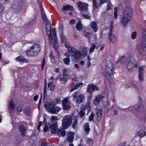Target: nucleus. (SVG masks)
Instances as JSON below:
<instances>
[{"label": "nucleus", "instance_id": "5701e85b", "mask_svg": "<svg viewBox=\"0 0 146 146\" xmlns=\"http://www.w3.org/2000/svg\"><path fill=\"white\" fill-rule=\"evenodd\" d=\"M77 50L74 47L69 48L67 50V52H68L69 54L73 56Z\"/></svg>", "mask_w": 146, "mask_h": 146}, {"label": "nucleus", "instance_id": "412c9836", "mask_svg": "<svg viewBox=\"0 0 146 146\" xmlns=\"http://www.w3.org/2000/svg\"><path fill=\"white\" fill-rule=\"evenodd\" d=\"M57 125L56 123L52 124L50 126V129H51V132L52 133H55L56 132L57 129Z\"/></svg>", "mask_w": 146, "mask_h": 146}, {"label": "nucleus", "instance_id": "4c0bfd02", "mask_svg": "<svg viewBox=\"0 0 146 146\" xmlns=\"http://www.w3.org/2000/svg\"><path fill=\"white\" fill-rule=\"evenodd\" d=\"M93 5L95 8H98L100 7L101 5L100 3H98L96 0H93Z\"/></svg>", "mask_w": 146, "mask_h": 146}, {"label": "nucleus", "instance_id": "e433bc0d", "mask_svg": "<svg viewBox=\"0 0 146 146\" xmlns=\"http://www.w3.org/2000/svg\"><path fill=\"white\" fill-rule=\"evenodd\" d=\"M63 62L66 65H69L70 62L69 56H68L66 58H64L63 59Z\"/></svg>", "mask_w": 146, "mask_h": 146}, {"label": "nucleus", "instance_id": "49530a36", "mask_svg": "<svg viewBox=\"0 0 146 146\" xmlns=\"http://www.w3.org/2000/svg\"><path fill=\"white\" fill-rule=\"evenodd\" d=\"M107 10L108 11L111 9V4L110 2V1H107Z\"/></svg>", "mask_w": 146, "mask_h": 146}, {"label": "nucleus", "instance_id": "cd10ccee", "mask_svg": "<svg viewBox=\"0 0 146 146\" xmlns=\"http://www.w3.org/2000/svg\"><path fill=\"white\" fill-rule=\"evenodd\" d=\"M93 84H89L87 88L86 92L88 93L92 94L93 91H92Z\"/></svg>", "mask_w": 146, "mask_h": 146}, {"label": "nucleus", "instance_id": "b1692460", "mask_svg": "<svg viewBox=\"0 0 146 146\" xmlns=\"http://www.w3.org/2000/svg\"><path fill=\"white\" fill-rule=\"evenodd\" d=\"M84 97V95L82 94L78 96L76 98V104H78L82 102Z\"/></svg>", "mask_w": 146, "mask_h": 146}, {"label": "nucleus", "instance_id": "c03bdc74", "mask_svg": "<svg viewBox=\"0 0 146 146\" xmlns=\"http://www.w3.org/2000/svg\"><path fill=\"white\" fill-rule=\"evenodd\" d=\"M118 8L117 7H115L114 9V17L115 19H116L117 17V10Z\"/></svg>", "mask_w": 146, "mask_h": 146}, {"label": "nucleus", "instance_id": "6ab92c4d", "mask_svg": "<svg viewBox=\"0 0 146 146\" xmlns=\"http://www.w3.org/2000/svg\"><path fill=\"white\" fill-rule=\"evenodd\" d=\"M16 61L20 62L21 63L29 62L28 61L23 57L19 56L15 58Z\"/></svg>", "mask_w": 146, "mask_h": 146}, {"label": "nucleus", "instance_id": "13d9d810", "mask_svg": "<svg viewBox=\"0 0 146 146\" xmlns=\"http://www.w3.org/2000/svg\"><path fill=\"white\" fill-rule=\"evenodd\" d=\"M50 57V58L51 60H54V56L53 55V52H51L50 55H49Z\"/></svg>", "mask_w": 146, "mask_h": 146}, {"label": "nucleus", "instance_id": "37998d69", "mask_svg": "<svg viewBox=\"0 0 146 146\" xmlns=\"http://www.w3.org/2000/svg\"><path fill=\"white\" fill-rule=\"evenodd\" d=\"M94 116V113H92L90 115L88 118V121H92Z\"/></svg>", "mask_w": 146, "mask_h": 146}, {"label": "nucleus", "instance_id": "4d7b16f0", "mask_svg": "<svg viewBox=\"0 0 146 146\" xmlns=\"http://www.w3.org/2000/svg\"><path fill=\"white\" fill-rule=\"evenodd\" d=\"M51 119L52 121H56L58 120V117L55 116H52L51 117Z\"/></svg>", "mask_w": 146, "mask_h": 146}, {"label": "nucleus", "instance_id": "a211bd4d", "mask_svg": "<svg viewBox=\"0 0 146 146\" xmlns=\"http://www.w3.org/2000/svg\"><path fill=\"white\" fill-rule=\"evenodd\" d=\"M72 127L73 129H75L78 126V119L76 117L72 116Z\"/></svg>", "mask_w": 146, "mask_h": 146}, {"label": "nucleus", "instance_id": "3c124183", "mask_svg": "<svg viewBox=\"0 0 146 146\" xmlns=\"http://www.w3.org/2000/svg\"><path fill=\"white\" fill-rule=\"evenodd\" d=\"M137 33L136 32H133L131 35V38L133 39H134L136 37Z\"/></svg>", "mask_w": 146, "mask_h": 146}, {"label": "nucleus", "instance_id": "6e6552de", "mask_svg": "<svg viewBox=\"0 0 146 146\" xmlns=\"http://www.w3.org/2000/svg\"><path fill=\"white\" fill-rule=\"evenodd\" d=\"M137 61L135 60H132L127 63L126 68L129 72H132L133 71L134 68H137Z\"/></svg>", "mask_w": 146, "mask_h": 146}, {"label": "nucleus", "instance_id": "9b49d317", "mask_svg": "<svg viewBox=\"0 0 146 146\" xmlns=\"http://www.w3.org/2000/svg\"><path fill=\"white\" fill-rule=\"evenodd\" d=\"M95 110L97 115V120L98 121H99L101 119L102 115V110L101 106L100 105L98 106Z\"/></svg>", "mask_w": 146, "mask_h": 146}, {"label": "nucleus", "instance_id": "8fccbe9b", "mask_svg": "<svg viewBox=\"0 0 146 146\" xmlns=\"http://www.w3.org/2000/svg\"><path fill=\"white\" fill-rule=\"evenodd\" d=\"M62 75L63 76H62L63 77L67 78L68 79L70 78V76L66 72H62Z\"/></svg>", "mask_w": 146, "mask_h": 146}, {"label": "nucleus", "instance_id": "864d4df0", "mask_svg": "<svg viewBox=\"0 0 146 146\" xmlns=\"http://www.w3.org/2000/svg\"><path fill=\"white\" fill-rule=\"evenodd\" d=\"M9 1V0H0V2L2 4H6Z\"/></svg>", "mask_w": 146, "mask_h": 146}, {"label": "nucleus", "instance_id": "ddd939ff", "mask_svg": "<svg viewBox=\"0 0 146 146\" xmlns=\"http://www.w3.org/2000/svg\"><path fill=\"white\" fill-rule=\"evenodd\" d=\"M20 132L21 133V135L22 137L25 136V134L26 133L27 129L25 126L23 125H21L19 127Z\"/></svg>", "mask_w": 146, "mask_h": 146}, {"label": "nucleus", "instance_id": "de8ad7c7", "mask_svg": "<svg viewBox=\"0 0 146 146\" xmlns=\"http://www.w3.org/2000/svg\"><path fill=\"white\" fill-rule=\"evenodd\" d=\"M84 35L85 37L88 38H90L91 34L88 32L85 31L84 33Z\"/></svg>", "mask_w": 146, "mask_h": 146}, {"label": "nucleus", "instance_id": "f704fd0d", "mask_svg": "<svg viewBox=\"0 0 146 146\" xmlns=\"http://www.w3.org/2000/svg\"><path fill=\"white\" fill-rule=\"evenodd\" d=\"M86 139L88 144L90 146H92L94 143V140L89 138H87Z\"/></svg>", "mask_w": 146, "mask_h": 146}, {"label": "nucleus", "instance_id": "ea45409f", "mask_svg": "<svg viewBox=\"0 0 146 146\" xmlns=\"http://www.w3.org/2000/svg\"><path fill=\"white\" fill-rule=\"evenodd\" d=\"M142 37L145 40V41L146 42V29H143L142 31Z\"/></svg>", "mask_w": 146, "mask_h": 146}, {"label": "nucleus", "instance_id": "f8f14e48", "mask_svg": "<svg viewBox=\"0 0 146 146\" xmlns=\"http://www.w3.org/2000/svg\"><path fill=\"white\" fill-rule=\"evenodd\" d=\"M12 7L13 8L14 11L16 13H18L20 12L23 8V6L22 5H19L16 6L14 3L12 5Z\"/></svg>", "mask_w": 146, "mask_h": 146}, {"label": "nucleus", "instance_id": "1a4fd4ad", "mask_svg": "<svg viewBox=\"0 0 146 146\" xmlns=\"http://www.w3.org/2000/svg\"><path fill=\"white\" fill-rule=\"evenodd\" d=\"M79 10L81 12H87L88 9V4L86 3L79 1L77 3Z\"/></svg>", "mask_w": 146, "mask_h": 146}, {"label": "nucleus", "instance_id": "dca6fc26", "mask_svg": "<svg viewBox=\"0 0 146 146\" xmlns=\"http://www.w3.org/2000/svg\"><path fill=\"white\" fill-rule=\"evenodd\" d=\"M90 25L94 32L95 33L97 31L98 27L96 23L94 21H92L90 23Z\"/></svg>", "mask_w": 146, "mask_h": 146}, {"label": "nucleus", "instance_id": "f257e3e1", "mask_svg": "<svg viewBox=\"0 0 146 146\" xmlns=\"http://www.w3.org/2000/svg\"><path fill=\"white\" fill-rule=\"evenodd\" d=\"M42 13V19L46 25V33L49 38L50 44L52 43L53 40V46L56 51L57 50L58 47V41L56 35L55 30L54 27L51 28L50 24L49 22L45 13Z\"/></svg>", "mask_w": 146, "mask_h": 146}, {"label": "nucleus", "instance_id": "473e14b6", "mask_svg": "<svg viewBox=\"0 0 146 146\" xmlns=\"http://www.w3.org/2000/svg\"><path fill=\"white\" fill-rule=\"evenodd\" d=\"M90 130L89 123H86L85 124L84 131L86 132V134L89 133V131Z\"/></svg>", "mask_w": 146, "mask_h": 146}, {"label": "nucleus", "instance_id": "774afa93", "mask_svg": "<svg viewBox=\"0 0 146 146\" xmlns=\"http://www.w3.org/2000/svg\"><path fill=\"white\" fill-rule=\"evenodd\" d=\"M78 94V92H75L72 95V96L74 98V99L76 98Z\"/></svg>", "mask_w": 146, "mask_h": 146}, {"label": "nucleus", "instance_id": "2f4dec72", "mask_svg": "<svg viewBox=\"0 0 146 146\" xmlns=\"http://www.w3.org/2000/svg\"><path fill=\"white\" fill-rule=\"evenodd\" d=\"M83 84V83L82 82L78 83L76 84L75 86L71 89L70 92H71L77 89L78 88L79 86Z\"/></svg>", "mask_w": 146, "mask_h": 146}, {"label": "nucleus", "instance_id": "a19ab883", "mask_svg": "<svg viewBox=\"0 0 146 146\" xmlns=\"http://www.w3.org/2000/svg\"><path fill=\"white\" fill-rule=\"evenodd\" d=\"M138 135L139 136L141 137H143L145 135V133L144 131L141 130L139 131L138 132Z\"/></svg>", "mask_w": 146, "mask_h": 146}, {"label": "nucleus", "instance_id": "4be33fe9", "mask_svg": "<svg viewBox=\"0 0 146 146\" xmlns=\"http://www.w3.org/2000/svg\"><path fill=\"white\" fill-rule=\"evenodd\" d=\"M126 60V58L124 56H123L119 58L117 63L118 64H122L125 63Z\"/></svg>", "mask_w": 146, "mask_h": 146}, {"label": "nucleus", "instance_id": "9d476101", "mask_svg": "<svg viewBox=\"0 0 146 146\" xmlns=\"http://www.w3.org/2000/svg\"><path fill=\"white\" fill-rule=\"evenodd\" d=\"M68 98H64L62 101L63 108L64 110H67L70 109L71 107L68 102Z\"/></svg>", "mask_w": 146, "mask_h": 146}, {"label": "nucleus", "instance_id": "338daca9", "mask_svg": "<svg viewBox=\"0 0 146 146\" xmlns=\"http://www.w3.org/2000/svg\"><path fill=\"white\" fill-rule=\"evenodd\" d=\"M55 100L56 103H59L61 102L60 98H56L55 99Z\"/></svg>", "mask_w": 146, "mask_h": 146}, {"label": "nucleus", "instance_id": "c756f323", "mask_svg": "<svg viewBox=\"0 0 146 146\" xmlns=\"http://www.w3.org/2000/svg\"><path fill=\"white\" fill-rule=\"evenodd\" d=\"M74 139V135L71 133H69L68 134L67 136V139L68 141L72 142L73 141Z\"/></svg>", "mask_w": 146, "mask_h": 146}, {"label": "nucleus", "instance_id": "0e129e2a", "mask_svg": "<svg viewBox=\"0 0 146 146\" xmlns=\"http://www.w3.org/2000/svg\"><path fill=\"white\" fill-rule=\"evenodd\" d=\"M48 126L47 125H46L43 128V131L44 132H46L49 131Z\"/></svg>", "mask_w": 146, "mask_h": 146}, {"label": "nucleus", "instance_id": "a18cd8bd", "mask_svg": "<svg viewBox=\"0 0 146 146\" xmlns=\"http://www.w3.org/2000/svg\"><path fill=\"white\" fill-rule=\"evenodd\" d=\"M95 47L96 45L94 44H93L90 48L89 52L90 53H92L94 51Z\"/></svg>", "mask_w": 146, "mask_h": 146}, {"label": "nucleus", "instance_id": "c9c22d12", "mask_svg": "<svg viewBox=\"0 0 146 146\" xmlns=\"http://www.w3.org/2000/svg\"><path fill=\"white\" fill-rule=\"evenodd\" d=\"M60 37L61 38V42H63L65 41L66 38L62 31L60 32Z\"/></svg>", "mask_w": 146, "mask_h": 146}, {"label": "nucleus", "instance_id": "f03ea898", "mask_svg": "<svg viewBox=\"0 0 146 146\" xmlns=\"http://www.w3.org/2000/svg\"><path fill=\"white\" fill-rule=\"evenodd\" d=\"M133 12L131 7H126L124 10V15L121 19V21L123 27H126L127 23L132 18Z\"/></svg>", "mask_w": 146, "mask_h": 146}, {"label": "nucleus", "instance_id": "f3484780", "mask_svg": "<svg viewBox=\"0 0 146 146\" xmlns=\"http://www.w3.org/2000/svg\"><path fill=\"white\" fill-rule=\"evenodd\" d=\"M16 105L14 103L13 100H11L9 102L8 109L9 110L13 111L14 110Z\"/></svg>", "mask_w": 146, "mask_h": 146}, {"label": "nucleus", "instance_id": "7c9ffc66", "mask_svg": "<svg viewBox=\"0 0 146 146\" xmlns=\"http://www.w3.org/2000/svg\"><path fill=\"white\" fill-rule=\"evenodd\" d=\"M68 79H69L61 76L60 77V82L62 84H64L66 83L67 80Z\"/></svg>", "mask_w": 146, "mask_h": 146}, {"label": "nucleus", "instance_id": "2eb2a0df", "mask_svg": "<svg viewBox=\"0 0 146 146\" xmlns=\"http://www.w3.org/2000/svg\"><path fill=\"white\" fill-rule=\"evenodd\" d=\"M103 98V97L101 95H98L96 96L95 98L93 100V103L95 105L98 104Z\"/></svg>", "mask_w": 146, "mask_h": 146}, {"label": "nucleus", "instance_id": "7ed1b4c3", "mask_svg": "<svg viewBox=\"0 0 146 146\" xmlns=\"http://www.w3.org/2000/svg\"><path fill=\"white\" fill-rule=\"evenodd\" d=\"M40 50V45L35 44L26 51V54L28 56H35L37 55Z\"/></svg>", "mask_w": 146, "mask_h": 146}, {"label": "nucleus", "instance_id": "69168bd1", "mask_svg": "<svg viewBox=\"0 0 146 146\" xmlns=\"http://www.w3.org/2000/svg\"><path fill=\"white\" fill-rule=\"evenodd\" d=\"M4 9V6L0 4V14L2 12Z\"/></svg>", "mask_w": 146, "mask_h": 146}, {"label": "nucleus", "instance_id": "20e7f679", "mask_svg": "<svg viewBox=\"0 0 146 146\" xmlns=\"http://www.w3.org/2000/svg\"><path fill=\"white\" fill-rule=\"evenodd\" d=\"M55 104L54 102L49 103L45 102L44 103V107L48 109V111L53 114L58 113L60 110V108L58 106H54Z\"/></svg>", "mask_w": 146, "mask_h": 146}, {"label": "nucleus", "instance_id": "bf43d9fd", "mask_svg": "<svg viewBox=\"0 0 146 146\" xmlns=\"http://www.w3.org/2000/svg\"><path fill=\"white\" fill-rule=\"evenodd\" d=\"M85 114V112L83 110H81L80 111L79 115L80 117H82Z\"/></svg>", "mask_w": 146, "mask_h": 146}, {"label": "nucleus", "instance_id": "0eeeda50", "mask_svg": "<svg viewBox=\"0 0 146 146\" xmlns=\"http://www.w3.org/2000/svg\"><path fill=\"white\" fill-rule=\"evenodd\" d=\"M72 117L66 116L62 120V126L64 129H66L72 123Z\"/></svg>", "mask_w": 146, "mask_h": 146}, {"label": "nucleus", "instance_id": "393cba45", "mask_svg": "<svg viewBox=\"0 0 146 146\" xmlns=\"http://www.w3.org/2000/svg\"><path fill=\"white\" fill-rule=\"evenodd\" d=\"M57 132L60 137H64L66 135L65 130L62 128L61 129H58L57 130Z\"/></svg>", "mask_w": 146, "mask_h": 146}, {"label": "nucleus", "instance_id": "39448f33", "mask_svg": "<svg viewBox=\"0 0 146 146\" xmlns=\"http://www.w3.org/2000/svg\"><path fill=\"white\" fill-rule=\"evenodd\" d=\"M137 52L141 55H143L144 51H146V43L143 41L141 43L138 44L136 46Z\"/></svg>", "mask_w": 146, "mask_h": 146}, {"label": "nucleus", "instance_id": "4468645a", "mask_svg": "<svg viewBox=\"0 0 146 146\" xmlns=\"http://www.w3.org/2000/svg\"><path fill=\"white\" fill-rule=\"evenodd\" d=\"M143 66L140 67L139 69L138 78L141 82L142 81L144 78L143 74Z\"/></svg>", "mask_w": 146, "mask_h": 146}, {"label": "nucleus", "instance_id": "5fc2aeb1", "mask_svg": "<svg viewBox=\"0 0 146 146\" xmlns=\"http://www.w3.org/2000/svg\"><path fill=\"white\" fill-rule=\"evenodd\" d=\"M25 112L27 115H29L30 113V110L29 108L26 109L25 110Z\"/></svg>", "mask_w": 146, "mask_h": 146}, {"label": "nucleus", "instance_id": "58836bf2", "mask_svg": "<svg viewBox=\"0 0 146 146\" xmlns=\"http://www.w3.org/2000/svg\"><path fill=\"white\" fill-rule=\"evenodd\" d=\"M83 26L80 22H79L76 25V28L78 30H81Z\"/></svg>", "mask_w": 146, "mask_h": 146}, {"label": "nucleus", "instance_id": "72a5a7b5", "mask_svg": "<svg viewBox=\"0 0 146 146\" xmlns=\"http://www.w3.org/2000/svg\"><path fill=\"white\" fill-rule=\"evenodd\" d=\"M87 48H83L81 50V53L82 54V56H86L87 55Z\"/></svg>", "mask_w": 146, "mask_h": 146}, {"label": "nucleus", "instance_id": "a878e982", "mask_svg": "<svg viewBox=\"0 0 146 146\" xmlns=\"http://www.w3.org/2000/svg\"><path fill=\"white\" fill-rule=\"evenodd\" d=\"M73 8L70 5H68L66 6H64L62 8V11L63 12L64 11L69 10L70 11H72Z\"/></svg>", "mask_w": 146, "mask_h": 146}, {"label": "nucleus", "instance_id": "79ce46f5", "mask_svg": "<svg viewBox=\"0 0 146 146\" xmlns=\"http://www.w3.org/2000/svg\"><path fill=\"white\" fill-rule=\"evenodd\" d=\"M81 107L82 109L84 110L87 109H88L87 110H88V109L90 108V106L89 104H87V105L86 106L82 105Z\"/></svg>", "mask_w": 146, "mask_h": 146}, {"label": "nucleus", "instance_id": "09e8293b", "mask_svg": "<svg viewBox=\"0 0 146 146\" xmlns=\"http://www.w3.org/2000/svg\"><path fill=\"white\" fill-rule=\"evenodd\" d=\"M82 15L83 17H84L85 19H90V17L88 15L82 14Z\"/></svg>", "mask_w": 146, "mask_h": 146}, {"label": "nucleus", "instance_id": "bb28decb", "mask_svg": "<svg viewBox=\"0 0 146 146\" xmlns=\"http://www.w3.org/2000/svg\"><path fill=\"white\" fill-rule=\"evenodd\" d=\"M75 59H78L82 56V54L79 51H77L72 56Z\"/></svg>", "mask_w": 146, "mask_h": 146}, {"label": "nucleus", "instance_id": "aec40b11", "mask_svg": "<svg viewBox=\"0 0 146 146\" xmlns=\"http://www.w3.org/2000/svg\"><path fill=\"white\" fill-rule=\"evenodd\" d=\"M112 32L111 30L110 31L109 33V39L111 42H114L115 41L116 38L115 35L112 34Z\"/></svg>", "mask_w": 146, "mask_h": 146}, {"label": "nucleus", "instance_id": "603ef678", "mask_svg": "<svg viewBox=\"0 0 146 146\" xmlns=\"http://www.w3.org/2000/svg\"><path fill=\"white\" fill-rule=\"evenodd\" d=\"M41 146H51V145L50 143L43 142L41 143Z\"/></svg>", "mask_w": 146, "mask_h": 146}, {"label": "nucleus", "instance_id": "6e6d98bb", "mask_svg": "<svg viewBox=\"0 0 146 146\" xmlns=\"http://www.w3.org/2000/svg\"><path fill=\"white\" fill-rule=\"evenodd\" d=\"M46 79L45 80V83L44 84V95L46 94Z\"/></svg>", "mask_w": 146, "mask_h": 146}, {"label": "nucleus", "instance_id": "e2e57ef3", "mask_svg": "<svg viewBox=\"0 0 146 146\" xmlns=\"http://www.w3.org/2000/svg\"><path fill=\"white\" fill-rule=\"evenodd\" d=\"M92 91H94L96 90H98V87L96 86H95L94 84H93V88Z\"/></svg>", "mask_w": 146, "mask_h": 146}, {"label": "nucleus", "instance_id": "423d86ee", "mask_svg": "<svg viewBox=\"0 0 146 146\" xmlns=\"http://www.w3.org/2000/svg\"><path fill=\"white\" fill-rule=\"evenodd\" d=\"M114 68L113 63L110 61H107L105 69L106 77L111 75L113 72Z\"/></svg>", "mask_w": 146, "mask_h": 146}, {"label": "nucleus", "instance_id": "052dcab7", "mask_svg": "<svg viewBox=\"0 0 146 146\" xmlns=\"http://www.w3.org/2000/svg\"><path fill=\"white\" fill-rule=\"evenodd\" d=\"M45 63V59L44 58H43L42 60V62L41 65V69L43 70L44 67V64Z\"/></svg>", "mask_w": 146, "mask_h": 146}, {"label": "nucleus", "instance_id": "680f3d73", "mask_svg": "<svg viewBox=\"0 0 146 146\" xmlns=\"http://www.w3.org/2000/svg\"><path fill=\"white\" fill-rule=\"evenodd\" d=\"M65 46L66 47L68 48H70V43L68 42H66L65 43Z\"/></svg>", "mask_w": 146, "mask_h": 146}, {"label": "nucleus", "instance_id": "c85d7f7f", "mask_svg": "<svg viewBox=\"0 0 146 146\" xmlns=\"http://www.w3.org/2000/svg\"><path fill=\"white\" fill-rule=\"evenodd\" d=\"M131 108H132V109L130 110L131 111H133L134 110L136 109L138 111L140 110V109H143V108H142V106H139V105L138 104H137L135 105L134 107H129V109H130Z\"/></svg>", "mask_w": 146, "mask_h": 146}]
</instances>
